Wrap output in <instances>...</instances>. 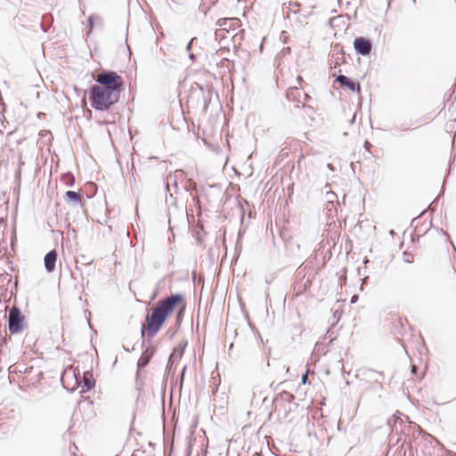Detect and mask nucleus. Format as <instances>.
<instances>
[{
	"label": "nucleus",
	"instance_id": "nucleus-22",
	"mask_svg": "<svg viewBox=\"0 0 456 456\" xmlns=\"http://www.w3.org/2000/svg\"><path fill=\"white\" fill-rule=\"evenodd\" d=\"M364 147H365L367 150H369V149L371 147V143H370V142H365V143H364Z\"/></svg>",
	"mask_w": 456,
	"mask_h": 456
},
{
	"label": "nucleus",
	"instance_id": "nucleus-31",
	"mask_svg": "<svg viewBox=\"0 0 456 456\" xmlns=\"http://www.w3.org/2000/svg\"><path fill=\"white\" fill-rule=\"evenodd\" d=\"M283 51H285V52H288V51H289V47H287V48H283Z\"/></svg>",
	"mask_w": 456,
	"mask_h": 456
},
{
	"label": "nucleus",
	"instance_id": "nucleus-14",
	"mask_svg": "<svg viewBox=\"0 0 456 456\" xmlns=\"http://www.w3.org/2000/svg\"><path fill=\"white\" fill-rule=\"evenodd\" d=\"M325 210L327 212V215L330 217L336 215L337 208H336V203H328L326 204Z\"/></svg>",
	"mask_w": 456,
	"mask_h": 456
},
{
	"label": "nucleus",
	"instance_id": "nucleus-2",
	"mask_svg": "<svg viewBox=\"0 0 456 456\" xmlns=\"http://www.w3.org/2000/svg\"><path fill=\"white\" fill-rule=\"evenodd\" d=\"M119 96L118 93L94 85L90 92L91 105L95 110H107L118 102Z\"/></svg>",
	"mask_w": 456,
	"mask_h": 456
},
{
	"label": "nucleus",
	"instance_id": "nucleus-19",
	"mask_svg": "<svg viewBox=\"0 0 456 456\" xmlns=\"http://www.w3.org/2000/svg\"><path fill=\"white\" fill-rule=\"evenodd\" d=\"M340 20V17H338V18H334V19L330 20V26H331L332 28H333V27H335V26H338L337 24H335V22H336L337 20Z\"/></svg>",
	"mask_w": 456,
	"mask_h": 456
},
{
	"label": "nucleus",
	"instance_id": "nucleus-18",
	"mask_svg": "<svg viewBox=\"0 0 456 456\" xmlns=\"http://www.w3.org/2000/svg\"><path fill=\"white\" fill-rule=\"evenodd\" d=\"M94 20H98L99 19H98L97 17H96V18H94V17H93V16L89 17V19H88V23H89V26H90L91 28H93L94 26H96V25H97V23L94 21Z\"/></svg>",
	"mask_w": 456,
	"mask_h": 456
},
{
	"label": "nucleus",
	"instance_id": "nucleus-33",
	"mask_svg": "<svg viewBox=\"0 0 456 456\" xmlns=\"http://www.w3.org/2000/svg\"><path fill=\"white\" fill-rule=\"evenodd\" d=\"M202 191H204V192L206 191V189H205V188H203V187H201V192H202Z\"/></svg>",
	"mask_w": 456,
	"mask_h": 456
},
{
	"label": "nucleus",
	"instance_id": "nucleus-7",
	"mask_svg": "<svg viewBox=\"0 0 456 456\" xmlns=\"http://www.w3.org/2000/svg\"><path fill=\"white\" fill-rule=\"evenodd\" d=\"M64 200L69 206H82L84 197L80 191H68L64 194Z\"/></svg>",
	"mask_w": 456,
	"mask_h": 456
},
{
	"label": "nucleus",
	"instance_id": "nucleus-24",
	"mask_svg": "<svg viewBox=\"0 0 456 456\" xmlns=\"http://www.w3.org/2000/svg\"><path fill=\"white\" fill-rule=\"evenodd\" d=\"M416 370H417V367H416L415 365H413V366L411 367V372H412V373H415V372H416Z\"/></svg>",
	"mask_w": 456,
	"mask_h": 456
},
{
	"label": "nucleus",
	"instance_id": "nucleus-28",
	"mask_svg": "<svg viewBox=\"0 0 456 456\" xmlns=\"http://www.w3.org/2000/svg\"><path fill=\"white\" fill-rule=\"evenodd\" d=\"M303 96H304L305 99L308 98V95L306 94H305V93H303Z\"/></svg>",
	"mask_w": 456,
	"mask_h": 456
},
{
	"label": "nucleus",
	"instance_id": "nucleus-1",
	"mask_svg": "<svg viewBox=\"0 0 456 456\" xmlns=\"http://www.w3.org/2000/svg\"><path fill=\"white\" fill-rule=\"evenodd\" d=\"M184 309L185 303L181 295H172L160 300L147 314L141 329L142 337L151 339L161 330L167 319L173 313L177 312L179 317Z\"/></svg>",
	"mask_w": 456,
	"mask_h": 456
},
{
	"label": "nucleus",
	"instance_id": "nucleus-9",
	"mask_svg": "<svg viewBox=\"0 0 456 456\" xmlns=\"http://www.w3.org/2000/svg\"><path fill=\"white\" fill-rule=\"evenodd\" d=\"M57 260V252L55 249L51 250L48 252L45 258H44V264L46 271L48 273H53L55 270V264Z\"/></svg>",
	"mask_w": 456,
	"mask_h": 456
},
{
	"label": "nucleus",
	"instance_id": "nucleus-6",
	"mask_svg": "<svg viewBox=\"0 0 456 456\" xmlns=\"http://www.w3.org/2000/svg\"><path fill=\"white\" fill-rule=\"evenodd\" d=\"M354 47L359 54L366 56L371 52L372 46L369 39L360 37L354 39Z\"/></svg>",
	"mask_w": 456,
	"mask_h": 456
},
{
	"label": "nucleus",
	"instance_id": "nucleus-15",
	"mask_svg": "<svg viewBox=\"0 0 456 456\" xmlns=\"http://www.w3.org/2000/svg\"><path fill=\"white\" fill-rule=\"evenodd\" d=\"M243 30H240V33L229 35V37H231V41L232 43V46L235 48L237 44H240V41L242 38V32Z\"/></svg>",
	"mask_w": 456,
	"mask_h": 456
},
{
	"label": "nucleus",
	"instance_id": "nucleus-30",
	"mask_svg": "<svg viewBox=\"0 0 456 456\" xmlns=\"http://www.w3.org/2000/svg\"><path fill=\"white\" fill-rule=\"evenodd\" d=\"M215 188L218 190V188L216 186H208V189H215Z\"/></svg>",
	"mask_w": 456,
	"mask_h": 456
},
{
	"label": "nucleus",
	"instance_id": "nucleus-25",
	"mask_svg": "<svg viewBox=\"0 0 456 456\" xmlns=\"http://www.w3.org/2000/svg\"><path fill=\"white\" fill-rule=\"evenodd\" d=\"M285 32H286L285 30H282V33H281V39H283V37H284V38L286 37L284 36Z\"/></svg>",
	"mask_w": 456,
	"mask_h": 456
},
{
	"label": "nucleus",
	"instance_id": "nucleus-17",
	"mask_svg": "<svg viewBox=\"0 0 456 456\" xmlns=\"http://www.w3.org/2000/svg\"><path fill=\"white\" fill-rule=\"evenodd\" d=\"M62 180L70 186L73 185L75 183V178L70 174H65L64 175H62Z\"/></svg>",
	"mask_w": 456,
	"mask_h": 456
},
{
	"label": "nucleus",
	"instance_id": "nucleus-29",
	"mask_svg": "<svg viewBox=\"0 0 456 456\" xmlns=\"http://www.w3.org/2000/svg\"><path fill=\"white\" fill-rule=\"evenodd\" d=\"M285 394H286V395L289 396L290 398L294 397L293 395H290V394H288V393H285Z\"/></svg>",
	"mask_w": 456,
	"mask_h": 456
},
{
	"label": "nucleus",
	"instance_id": "nucleus-20",
	"mask_svg": "<svg viewBox=\"0 0 456 456\" xmlns=\"http://www.w3.org/2000/svg\"><path fill=\"white\" fill-rule=\"evenodd\" d=\"M308 380V375L307 372L302 377V383L305 384Z\"/></svg>",
	"mask_w": 456,
	"mask_h": 456
},
{
	"label": "nucleus",
	"instance_id": "nucleus-5",
	"mask_svg": "<svg viewBox=\"0 0 456 456\" xmlns=\"http://www.w3.org/2000/svg\"><path fill=\"white\" fill-rule=\"evenodd\" d=\"M213 25L219 26V27H227L226 28H240L242 24L240 19L238 18H220L218 19L215 23L207 22L206 26L211 27Z\"/></svg>",
	"mask_w": 456,
	"mask_h": 456
},
{
	"label": "nucleus",
	"instance_id": "nucleus-12",
	"mask_svg": "<svg viewBox=\"0 0 456 456\" xmlns=\"http://www.w3.org/2000/svg\"><path fill=\"white\" fill-rule=\"evenodd\" d=\"M224 32L226 34H230L231 30H215L216 39H218V37H220L219 43L221 45V47L229 48L230 45L228 44V37L224 35Z\"/></svg>",
	"mask_w": 456,
	"mask_h": 456
},
{
	"label": "nucleus",
	"instance_id": "nucleus-8",
	"mask_svg": "<svg viewBox=\"0 0 456 456\" xmlns=\"http://www.w3.org/2000/svg\"><path fill=\"white\" fill-rule=\"evenodd\" d=\"M154 354H155L154 347H152V346L147 347L142 352V354H141V356L138 360V362H137L138 369L141 370V369L144 368L150 362V361L151 360Z\"/></svg>",
	"mask_w": 456,
	"mask_h": 456
},
{
	"label": "nucleus",
	"instance_id": "nucleus-26",
	"mask_svg": "<svg viewBox=\"0 0 456 456\" xmlns=\"http://www.w3.org/2000/svg\"><path fill=\"white\" fill-rule=\"evenodd\" d=\"M356 299H357V297H356V296H354V297H352V300H351V301H352V303H354Z\"/></svg>",
	"mask_w": 456,
	"mask_h": 456
},
{
	"label": "nucleus",
	"instance_id": "nucleus-13",
	"mask_svg": "<svg viewBox=\"0 0 456 456\" xmlns=\"http://www.w3.org/2000/svg\"><path fill=\"white\" fill-rule=\"evenodd\" d=\"M301 92L298 91L297 86H294L290 87L287 92V98L289 101H297V102H302L304 104V102L301 101Z\"/></svg>",
	"mask_w": 456,
	"mask_h": 456
},
{
	"label": "nucleus",
	"instance_id": "nucleus-27",
	"mask_svg": "<svg viewBox=\"0 0 456 456\" xmlns=\"http://www.w3.org/2000/svg\"><path fill=\"white\" fill-rule=\"evenodd\" d=\"M208 11H209V9H208V11H207V10H206V11H204V16H205L206 18H207V16H208Z\"/></svg>",
	"mask_w": 456,
	"mask_h": 456
},
{
	"label": "nucleus",
	"instance_id": "nucleus-4",
	"mask_svg": "<svg viewBox=\"0 0 456 456\" xmlns=\"http://www.w3.org/2000/svg\"><path fill=\"white\" fill-rule=\"evenodd\" d=\"M8 328L12 334L20 333L26 328L25 316L20 310L13 306L9 313Z\"/></svg>",
	"mask_w": 456,
	"mask_h": 456
},
{
	"label": "nucleus",
	"instance_id": "nucleus-16",
	"mask_svg": "<svg viewBox=\"0 0 456 456\" xmlns=\"http://www.w3.org/2000/svg\"><path fill=\"white\" fill-rule=\"evenodd\" d=\"M338 196L335 192L330 191L326 193V200L328 203H338Z\"/></svg>",
	"mask_w": 456,
	"mask_h": 456
},
{
	"label": "nucleus",
	"instance_id": "nucleus-21",
	"mask_svg": "<svg viewBox=\"0 0 456 456\" xmlns=\"http://www.w3.org/2000/svg\"><path fill=\"white\" fill-rule=\"evenodd\" d=\"M408 128H409V126H405V125H402V126L399 127V129H400L401 131H406Z\"/></svg>",
	"mask_w": 456,
	"mask_h": 456
},
{
	"label": "nucleus",
	"instance_id": "nucleus-3",
	"mask_svg": "<svg viewBox=\"0 0 456 456\" xmlns=\"http://www.w3.org/2000/svg\"><path fill=\"white\" fill-rule=\"evenodd\" d=\"M95 80L96 86L111 90L113 93H118V94L120 95L123 79L117 72L103 71L96 76Z\"/></svg>",
	"mask_w": 456,
	"mask_h": 456
},
{
	"label": "nucleus",
	"instance_id": "nucleus-23",
	"mask_svg": "<svg viewBox=\"0 0 456 456\" xmlns=\"http://www.w3.org/2000/svg\"><path fill=\"white\" fill-rule=\"evenodd\" d=\"M297 84H298V85H300V84H301V82H302V80H303V79H302V77L298 76V77H297Z\"/></svg>",
	"mask_w": 456,
	"mask_h": 456
},
{
	"label": "nucleus",
	"instance_id": "nucleus-32",
	"mask_svg": "<svg viewBox=\"0 0 456 456\" xmlns=\"http://www.w3.org/2000/svg\"><path fill=\"white\" fill-rule=\"evenodd\" d=\"M193 278H194V281L196 280V273L193 272Z\"/></svg>",
	"mask_w": 456,
	"mask_h": 456
},
{
	"label": "nucleus",
	"instance_id": "nucleus-10",
	"mask_svg": "<svg viewBox=\"0 0 456 456\" xmlns=\"http://www.w3.org/2000/svg\"><path fill=\"white\" fill-rule=\"evenodd\" d=\"M342 86H346L352 92L357 91L358 93L361 90L360 85L353 82L347 77L344 75H339L336 79Z\"/></svg>",
	"mask_w": 456,
	"mask_h": 456
},
{
	"label": "nucleus",
	"instance_id": "nucleus-11",
	"mask_svg": "<svg viewBox=\"0 0 456 456\" xmlns=\"http://www.w3.org/2000/svg\"><path fill=\"white\" fill-rule=\"evenodd\" d=\"M95 386V379H94V376L91 372H85L84 373V376H83V385H82V389H83V392L85 390H90L92 388H94Z\"/></svg>",
	"mask_w": 456,
	"mask_h": 456
}]
</instances>
